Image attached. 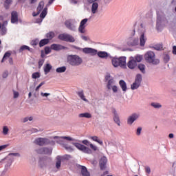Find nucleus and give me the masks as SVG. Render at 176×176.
<instances>
[{
  "mask_svg": "<svg viewBox=\"0 0 176 176\" xmlns=\"http://www.w3.org/2000/svg\"><path fill=\"white\" fill-rule=\"evenodd\" d=\"M144 60L148 64H152L153 65H158L160 64V60L156 58V54L152 51H148L144 54Z\"/></svg>",
  "mask_w": 176,
  "mask_h": 176,
  "instance_id": "1",
  "label": "nucleus"
},
{
  "mask_svg": "<svg viewBox=\"0 0 176 176\" xmlns=\"http://www.w3.org/2000/svg\"><path fill=\"white\" fill-rule=\"evenodd\" d=\"M112 65L114 68H118V67H120V68H127V63H126V57L121 56L119 58L113 57L111 59Z\"/></svg>",
  "mask_w": 176,
  "mask_h": 176,
  "instance_id": "2",
  "label": "nucleus"
},
{
  "mask_svg": "<svg viewBox=\"0 0 176 176\" xmlns=\"http://www.w3.org/2000/svg\"><path fill=\"white\" fill-rule=\"evenodd\" d=\"M67 61L72 67H79L83 63V60L78 55H68Z\"/></svg>",
  "mask_w": 176,
  "mask_h": 176,
  "instance_id": "3",
  "label": "nucleus"
},
{
  "mask_svg": "<svg viewBox=\"0 0 176 176\" xmlns=\"http://www.w3.org/2000/svg\"><path fill=\"white\" fill-rule=\"evenodd\" d=\"M142 82V75L138 74L136 75L135 82L131 85V90H137Z\"/></svg>",
  "mask_w": 176,
  "mask_h": 176,
  "instance_id": "4",
  "label": "nucleus"
},
{
  "mask_svg": "<svg viewBox=\"0 0 176 176\" xmlns=\"http://www.w3.org/2000/svg\"><path fill=\"white\" fill-rule=\"evenodd\" d=\"M34 144L38 145V146H45V145H49L52 144V142L47 138H37L34 140Z\"/></svg>",
  "mask_w": 176,
  "mask_h": 176,
  "instance_id": "5",
  "label": "nucleus"
},
{
  "mask_svg": "<svg viewBox=\"0 0 176 176\" xmlns=\"http://www.w3.org/2000/svg\"><path fill=\"white\" fill-rule=\"evenodd\" d=\"M65 25L67 30L70 31H76V21L74 19H69L65 21Z\"/></svg>",
  "mask_w": 176,
  "mask_h": 176,
  "instance_id": "6",
  "label": "nucleus"
},
{
  "mask_svg": "<svg viewBox=\"0 0 176 176\" xmlns=\"http://www.w3.org/2000/svg\"><path fill=\"white\" fill-rule=\"evenodd\" d=\"M73 145L77 148L79 151H81V152H83V153H87L88 155H90L91 153V149H90L89 147H86V146L81 144L80 143H72Z\"/></svg>",
  "mask_w": 176,
  "mask_h": 176,
  "instance_id": "7",
  "label": "nucleus"
},
{
  "mask_svg": "<svg viewBox=\"0 0 176 176\" xmlns=\"http://www.w3.org/2000/svg\"><path fill=\"white\" fill-rule=\"evenodd\" d=\"M58 38L60 41H64L65 42H70V43L75 42V38H74L72 35L68 34L66 33L60 34L58 36Z\"/></svg>",
  "mask_w": 176,
  "mask_h": 176,
  "instance_id": "8",
  "label": "nucleus"
},
{
  "mask_svg": "<svg viewBox=\"0 0 176 176\" xmlns=\"http://www.w3.org/2000/svg\"><path fill=\"white\" fill-rule=\"evenodd\" d=\"M140 46H145V42H146V38L145 37V28L144 24H140Z\"/></svg>",
  "mask_w": 176,
  "mask_h": 176,
  "instance_id": "9",
  "label": "nucleus"
},
{
  "mask_svg": "<svg viewBox=\"0 0 176 176\" xmlns=\"http://www.w3.org/2000/svg\"><path fill=\"white\" fill-rule=\"evenodd\" d=\"M166 20V15L163 12H157V28H159L162 26V23Z\"/></svg>",
  "mask_w": 176,
  "mask_h": 176,
  "instance_id": "10",
  "label": "nucleus"
},
{
  "mask_svg": "<svg viewBox=\"0 0 176 176\" xmlns=\"http://www.w3.org/2000/svg\"><path fill=\"white\" fill-rule=\"evenodd\" d=\"M53 138L54 140H56L57 144H60V145H62V146H64V145H65L63 140H67V141H74V139H72V138L69 136H62V137L54 136Z\"/></svg>",
  "mask_w": 176,
  "mask_h": 176,
  "instance_id": "11",
  "label": "nucleus"
},
{
  "mask_svg": "<svg viewBox=\"0 0 176 176\" xmlns=\"http://www.w3.org/2000/svg\"><path fill=\"white\" fill-rule=\"evenodd\" d=\"M87 21H89L88 19H84L80 21L78 27V32L80 34H85L86 32V24L87 23Z\"/></svg>",
  "mask_w": 176,
  "mask_h": 176,
  "instance_id": "12",
  "label": "nucleus"
},
{
  "mask_svg": "<svg viewBox=\"0 0 176 176\" xmlns=\"http://www.w3.org/2000/svg\"><path fill=\"white\" fill-rule=\"evenodd\" d=\"M140 118V114L137 113H132L127 119V124H129V126H131L135 120H138V119Z\"/></svg>",
  "mask_w": 176,
  "mask_h": 176,
  "instance_id": "13",
  "label": "nucleus"
},
{
  "mask_svg": "<svg viewBox=\"0 0 176 176\" xmlns=\"http://www.w3.org/2000/svg\"><path fill=\"white\" fill-rule=\"evenodd\" d=\"M85 54H90V56H96L98 50L91 47H85L82 49Z\"/></svg>",
  "mask_w": 176,
  "mask_h": 176,
  "instance_id": "14",
  "label": "nucleus"
},
{
  "mask_svg": "<svg viewBox=\"0 0 176 176\" xmlns=\"http://www.w3.org/2000/svg\"><path fill=\"white\" fill-rule=\"evenodd\" d=\"M107 163H108V159H107V157H102L99 161L100 170H105V168H107Z\"/></svg>",
  "mask_w": 176,
  "mask_h": 176,
  "instance_id": "15",
  "label": "nucleus"
},
{
  "mask_svg": "<svg viewBox=\"0 0 176 176\" xmlns=\"http://www.w3.org/2000/svg\"><path fill=\"white\" fill-rule=\"evenodd\" d=\"M11 23L12 24H17L19 23V14L16 11H13L11 13Z\"/></svg>",
  "mask_w": 176,
  "mask_h": 176,
  "instance_id": "16",
  "label": "nucleus"
},
{
  "mask_svg": "<svg viewBox=\"0 0 176 176\" xmlns=\"http://www.w3.org/2000/svg\"><path fill=\"white\" fill-rule=\"evenodd\" d=\"M51 49L52 50L58 52V50H64L67 49V47L63 46L60 44H52L51 45Z\"/></svg>",
  "mask_w": 176,
  "mask_h": 176,
  "instance_id": "17",
  "label": "nucleus"
},
{
  "mask_svg": "<svg viewBox=\"0 0 176 176\" xmlns=\"http://www.w3.org/2000/svg\"><path fill=\"white\" fill-rule=\"evenodd\" d=\"M127 67L129 69H134L137 67V62L134 59H131L127 63Z\"/></svg>",
  "mask_w": 176,
  "mask_h": 176,
  "instance_id": "18",
  "label": "nucleus"
},
{
  "mask_svg": "<svg viewBox=\"0 0 176 176\" xmlns=\"http://www.w3.org/2000/svg\"><path fill=\"white\" fill-rule=\"evenodd\" d=\"M79 168L81 169V174L82 176H90V173L87 171V168H86V166L79 165Z\"/></svg>",
  "mask_w": 176,
  "mask_h": 176,
  "instance_id": "19",
  "label": "nucleus"
},
{
  "mask_svg": "<svg viewBox=\"0 0 176 176\" xmlns=\"http://www.w3.org/2000/svg\"><path fill=\"white\" fill-rule=\"evenodd\" d=\"M119 85L122 91H124V93H126V91H127V83H126V81L124 80H120L119 81Z\"/></svg>",
  "mask_w": 176,
  "mask_h": 176,
  "instance_id": "20",
  "label": "nucleus"
},
{
  "mask_svg": "<svg viewBox=\"0 0 176 176\" xmlns=\"http://www.w3.org/2000/svg\"><path fill=\"white\" fill-rule=\"evenodd\" d=\"M113 120L118 126H120V118H119V114H118L116 110L113 111Z\"/></svg>",
  "mask_w": 176,
  "mask_h": 176,
  "instance_id": "21",
  "label": "nucleus"
},
{
  "mask_svg": "<svg viewBox=\"0 0 176 176\" xmlns=\"http://www.w3.org/2000/svg\"><path fill=\"white\" fill-rule=\"evenodd\" d=\"M98 57H100V58H108V52H104V51H97V54Z\"/></svg>",
  "mask_w": 176,
  "mask_h": 176,
  "instance_id": "22",
  "label": "nucleus"
},
{
  "mask_svg": "<svg viewBox=\"0 0 176 176\" xmlns=\"http://www.w3.org/2000/svg\"><path fill=\"white\" fill-rule=\"evenodd\" d=\"M43 6H45V2L41 1L37 7V14H33L34 17H35V16H38V14L42 12L43 10Z\"/></svg>",
  "mask_w": 176,
  "mask_h": 176,
  "instance_id": "23",
  "label": "nucleus"
},
{
  "mask_svg": "<svg viewBox=\"0 0 176 176\" xmlns=\"http://www.w3.org/2000/svg\"><path fill=\"white\" fill-rule=\"evenodd\" d=\"M98 12V3L95 2L92 3V6H91V13L92 14H96Z\"/></svg>",
  "mask_w": 176,
  "mask_h": 176,
  "instance_id": "24",
  "label": "nucleus"
},
{
  "mask_svg": "<svg viewBox=\"0 0 176 176\" xmlns=\"http://www.w3.org/2000/svg\"><path fill=\"white\" fill-rule=\"evenodd\" d=\"M138 38H130L128 41L129 46H137L138 45Z\"/></svg>",
  "mask_w": 176,
  "mask_h": 176,
  "instance_id": "25",
  "label": "nucleus"
},
{
  "mask_svg": "<svg viewBox=\"0 0 176 176\" xmlns=\"http://www.w3.org/2000/svg\"><path fill=\"white\" fill-rule=\"evenodd\" d=\"M12 56V51H8L6 52L3 56V58L1 60V63H4L5 62V60H6L7 58H10Z\"/></svg>",
  "mask_w": 176,
  "mask_h": 176,
  "instance_id": "26",
  "label": "nucleus"
},
{
  "mask_svg": "<svg viewBox=\"0 0 176 176\" xmlns=\"http://www.w3.org/2000/svg\"><path fill=\"white\" fill-rule=\"evenodd\" d=\"M4 160L7 161L8 167H10V166H12V163H13V158H11L10 157H9V159H6V157H5L1 160V163L4 162Z\"/></svg>",
  "mask_w": 176,
  "mask_h": 176,
  "instance_id": "27",
  "label": "nucleus"
},
{
  "mask_svg": "<svg viewBox=\"0 0 176 176\" xmlns=\"http://www.w3.org/2000/svg\"><path fill=\"white\" fill-rule=\"evenodd\" d=\"M78 96L83 101H85V102H89V100L85 98V94H83V91H80L77 92Z\"/></svg>",
  "mask_w": 176,
  "mask_h": 176,
  "instance_id": "28",
  "label": "nucleus"
},
{
  "mask_svg": "<svg viewBox=\"0 0 176 176\" xmlns=\"http://www.w3.org/2000/svg\"><path fill=\"white\" fill-rule=\"evenodd\" d=\"M115 83V80L113 78H111L110 80H108L107 87L108 90H111L112 89V85Z\"/></svg>",
  "mask_w": 176,
  "mask_h": 176,
  "instance_id": "29",
  "label": "nucleus"
},
{
  "mask_svg": "<svg viewBox=\"0 0 176 176\" xmlns=\"http://www.w3.org/2000/svg\"><path fill=\"white\" fill-rule=\"evenodd\" d=\"M52 68V65L47 63L45 67L44 68L45 74L47 75V74L50 72Z\"/></svg>",
  "mask_w": 176,
  "mask_h": 176,
  "instance_id": "30",
  "label": "nucleus"
},
{
  "mask_svg": "<svg viewBox=\"0 0 176 176\" xmlns=\"http://www.w3.org/2000/svg\"><path fill=\"white\" fill-rule=\"evenodd\" d=\"M67 71V67L65 66H63V67H58L56 68V72L58 73V74H63V72H65Z\"/></svg>",
  "mask_w": 176,
  "mask_h": 176,
  "instance_id": "31",
  "label": "nucleus"
},
{
  "mask_svg": "<svg viewBox=\"0 0 176 176\" xmlns=\"http://www.w3.org/2000/svg\"><path fill=\"white\" fill-rule=\"evenodd\" d=\"M47 43H49V38L42 39L39 42V46L40 47H43V46H45V45H47Z\"/></svg>",
  "mask_w": 176,
  "mask_h": 176,
  "instance_id": "32",
  "label": "nucleus"
},
{
  "mask_svg": "<svg viewBox=\"0 0 176 176\" xmlns=\"http://www.w3.org/2000/svg\"><path fill=\"white\" fill-rule=\"evenodd\" d=\"M79 118H86L87 119H90L91 118V114L90 113H82L79 114Z\"/></svg>",
  "mask_w": 176,
  "mask_h": 176,
  "instance_id": "33",
  "label": "nucleus"
},
{
  "mask_svg": "<svg viewBox=\"0 0 176 176\" xmlns=\"http://www.w3.org/2000/svg\"><path fill=\"white\" fill-rule=\"evenodd\" d=\"M53 149L47 147H44L43 155H52Z\"/></svg>",
  "mask_w": 176,
  "mask_h": 176,
  "instance_id": "34",
  "label": "nucleus"
},
{
  "mask_svg": "<svg viewBox=\"0 0 176 176\" xmlns=\"http://www.w3.org/2000/svg\"><path fill=\"white\" fill-rule=\"evenodd\" d=\"M56 168H60L61 167V157L60 155H58L56 157Z\"/></svg>",
  "mask_w": 176,
  "mask_h": 176,
  "instance_id": "35",
  "label": "nucleus"
},
{
  "mask_svg": "<svg viewBox=\"0 0 176 176\" xmlns=\"http://www.w3.org/2000/svg\"><path fill=\"white\" fill-rule=\"evenodd\" d=\"M24 50H28L29 52H31V48H30V47L27 46V45H22L19 52V53H22V52H24Z\"/></svg>",
  "mask_w": 176,
  "mask_h": 176,
  "instance_id": "36",
  "label": "nucleus"
},
{
  "mask_svg": "<svg viewBox=\"0 0 176 176\" xmlns=\"http://www.w3.org/2000/svg\"><path fill=\"white\" fill-rule=\"evenodd\" d=\"M138 69L142 72V74H145V65L144 64H139L138 66Z\"/></svg>",
  "mask_w": 176,
  "mask_h": 176,
  "instance_id": "37",
  "label": "nucleus"
},
{
  "mask_svg": "<svg viewBox=\"0 0 176 176\" xmlns=\"http://www.w3.org/2000/svg\"><path fill=\"white\" fill-rule=\"evenodd\" d=\"M46 14H47V8H45L40 14V17L41 19H45L46 17Z\"/></svg>",
  "mask_w": 176,
  "mask_h": 176,
  "instance_id": "38",
  "label": "nucleus"
},
{
  "mask_svg": "<svg viewBox=\"0 0 176 176\" xmlns=\"http://www.w3.org/2000/svg\"><path fill=\"white\" fill-rule=\"evenodd\" d=\"M12 156H15L16 157H20L21 155L19 153H9L6 159H9V157H12Z\"/></svg>",
  "mask_w": 176,
  "mask_h": 176,
  "instance_id": "39",
  "label": "nucleus"
},
{
  "mask_svg": "<svg viewBox=\"0 0 176 176\" xmlns=\"http://www.w3.org/2000/svg\"><path fill=\"white\" fill-rule=\"evenodd\" d=\"M164 62L167 63L170 61V55L167 53L164 54L163 56Z\"/></svg>",
  "mask_w": 176,
  "mask_h": 176,
  "instance_id": "40",
  "label": "nucleus"
},
{
  "mask_svg": "<svg viewBox=\"0 0 176 176\" xmlns=\"http://www.w3.org/2000/svg\"><path fill=\"white\" fill-rule=\"evenodd\" d=\"M38 43H39V39L38 38H35L30 42V45L33 46V47H35V46H36Z\"/></svg>",
  "mask_w": 176,
  "mask_h": 176,
  "instance_id": "41",
  "label": "nucleus"
},
{
  "mask_svg": "<svg viewBox=\"0 0 176 176\" xmlns=\"http://www.w3.org/2000/svg\"><path fill=\"white\" fill-rule=\"evenodd\" d=\"M143 58L144 57L142 56V55H136L135 56V61H136L137 63H141Z\"/></svg>",
  "mask_w": 176,
  "mask_h": 176,
  "instance_id": "42",
  "label": "nucleus"
},
{
  "mask_svg": "<svg viewBox=\"0 0 176 176\" xmlns=\"http://www.w3.org/2000/svg\"><path fill=\"white\" fill-rule=\"evenodd\" d=\"M151 107L157 109H159L160 108H162V104H160V103H158V102H152Z\"/></svg>",
  "mask_w": 176,
  "mask_h": 176,
  "instance_id": "43",
  "label": "nucleus"
},
{
  "mask_svg": "<svg viewBox=\"0 0 176 176\" xmlns=\"http://www.w3.org/2000/svg\"><path fill=\"white\" fill-rule=\"evenodd\" d=\"M153 47V49H155V50H158V51L163 50V45L162 44L155 45Z\"/></svg>",
  "mask_w": 176,
  "mask_h": 176,
  "instance_id": "44",
  "label": "nucleus"
},
{
  "mask_svg": "<svg viewBox=\"0 0 176 176\" xmlns=\"http://www.w3.org/2000/svg\"><path fill=\"white\" fill-rule=\"evenodd\" d=\"M12 0H6L4 3V7L6 8V9H9V6L12 5Z\"/></svg>",
  "mask_w": 176,
  "mask_h": 176,
  "instance_id": "45",
  "label": "nucleus"
},
{
  "mask_svg": "<svg viewBox=\"0 0 176 176\" xmlns=\"http://www.w3.org/2000/svg\"><path fill=\"white\" fill-rule=\"evenodd\" d=\"M0 31L2 35H5V34H6V28H5L3 25H2L1 23H0Z\"/></svg>",
  "mask_w": 176,
  "mask_h": 176,
  "instance_id": "46",
  "label": "nucleus"
},
{
  "mask_svg": "<svg viewBox=\"0 0 176 176\" xmlns=\"http://www.w3.org/2000/svg\"><path fill=\"white\" fill-rule=\"evenodd\" d=\"M47 39H53L54 38V32H50L46 34Z\"/></svg>",
  "mask_w": 176,
  "mask_h": 176,
  "instance_id": "47",
  "label": "nucleus"
},
{
  "mask_svg": "<svg viewBox=\"0 0 176 176\" xmlns=\"http://www.w3.org/2000/svg\"><path fill=\"white\" fill-rule=\"evenodd\" d=\"M36 153H38V155H43L44 152V147H41L39 148L36 149Z\"/></svg>",
  "mask_w": 176,
  "mask_h": 176,
  "instance_id": "48",
  "label": "nucleus"
},
{
  "mask_svg": "<svg viewBox=\"0 0 176 176\" xmlns=\"http://www.w3.org/2000/svg\"><path fill=\"white\" fill-rule=\"evenodd\" d=\"M33 118L32 117H26V118H24L23 119V123H27V122H28V120L30 121V122H32V120H33Z\"/></svg>",
  "mask_w": 176,
  "mask_h": 176,
  "instance_id": "49",
  "label": "nucleus"
},
{
  "mask_svg": "<svg viewBox=\"0 0 176 176\" xmlns=\"http://www.w3.org/2000/svg\"><path fill=\"white\" fill-rule=\"evenodd\" d=\"M63 148H65V149H66L67 151H74V149L72 148V147H71V146H68L67 144H63Z\"/></svg>",
  "mask_w": 176,
  "mask_h": 176,
  "instance_id": "50",
  "label": "nucleus"
},
{
  "mask_svg": "<svg viewBox=\"0 0 176 176\" xmlns=\"http://www.w3.org/2000/svg\"><path fill=\"white\" fill-rule=\"evenodd\" d=\"M142 131V127L139 126L138 127L136 130V135L139 137V135H141V132Z\"/></svg>",
  "mask_w": 176,
  "mask_h": 176,
  "instance_id": "51",
  "label": "nucleus"
},
{
  "mask_svg": "<svg viewBox=\"0 0 176 176\" xmlns=\"http://www.w3.org/2000/svg\"><path fill=\"white\" fill-rule=\"evenodd\" d=\"M41 75L38 72L33 73L32 75V78L33 79H36L38 78H40Z\"/></svg>",
  "mask_w": 176,
  "mask_h": 176,
  "instance_id": "52",
  "label": "nucleus"
},
{
  "mask_svg": "<svg viewBox=\"0 0 176 176\" xmlns=\"http://www.w3.org/2000/svg\"><path fill=\"white\" fill-rule=\"evenodd\" d=\"M51 52H52V48H50L49 47H45V54H49Z\"/></svg>",
  "mask_w": 176,
  "mask_h": 176,
  "instance_id": "53",
  "label": "nucleus"
},
{
  "mask_svg": "<svg viewBox=\"0 0 176 176\" xmlns=\"http://www.w3.org/2000/svg\"><path fill=\"white\" fill-rule=\"evenodd\" d=\"M12 91H13V94H14V98H19L20 94L18 91H16L14 90H12Z\"/></svg>",
  "mask_w": 176,
  "mask_h": 176,
  "instance_id": "54",
  "label": "nucleus"
},
{
  "mask_svg": "<svg viewBox=\"0 0 176 176\" xmlns=\"http://www.w3.org/2000/svg\"><path fill=\"white\" fill-rule=\"evenodd\" d=\"M82 144H84V145H86L87 146H90V144L91 143H90V142H89V140H85L82 141Z\"/></svg>",
  "mask_w": 176,
  "mask_h": 176,
  "instance_id": "55",
  "label": "nucleus"
},
{
  "mask_svg": "<svg viewBox=\"0 0 176 176\" xmlns=\"http://www.w3.org/2000/svg\"><path fill=\"white\" fill-rule=\"evenodd\" d=\"M9 132V128H8V126H4L3 129V133L5 135H6V134H8V133Z\"/></svg>",
  "mask_w": 176,
  "mask_h": 176,
  "instance_id": "56",
  "label": "nucleus"
},
{
  "mask_svg": "<svg viewBox=\"0 0 176 176\" xmlns=\"http://www.w3.org/2000/svg\"><path fill=\"white\" fill-rule=\"evenodd\" d=\"M43 85H45V82H41L36 88V91H38L39 89H41V87H42V86H43Z\"/></svg>",
  "mask_w": 176,
  "mask_h": 176,
  "instance_id": "57",
  "label": "nucleus"
},
{
  "mask_svg": "<svg viewBox=\"0 0 176 176\" xmlns=\"http://www.w3.org/2000/svg\"><path fill=\"white\" fill-rule=\"evenodd\" d=\"M41 97H45L46 98H47V97H49V96H50V93L41 92Z\"/></svg>",
  "mask_w": 176,
  "mask_h": 176,
  "instance_id": "58",
  "label": "nucleus"
},
{
  "mask_svg": "<svg viewBox=\"0 0 176 176\" xmlns=\"http://www.w3.org/2000/svg\"><path fill=\"white\" fill-rule=\"evenodd\" d=\"M111 89L113 93H118V86H116V85L112 86Z\"/></svg>",
  "mask_w": 176,
  "mask_h": 176,
  "instance_id": "59",
  "label": "nucleus"
},
{
  "mask_svg": "<svg viewBox=\"0 0 176 176\" xmlns=\"http://www.w3.org/2000/svg\"><path fill=\"white\" fill-rule=\"evenodd\" d=\"M112 76H111V74H107L105 77H104V79L105 80H109L110 79H112Z\"/></svg>",
  "mask_w": 176,
  "mask_h": 176,
  "instance_id": "60",
  "label": "nucleus"
},
{
  "mask_svg": "<svg viewBox=\"0 0 176 176\" xmlns=\"http://www.w3.org/2000/svg\"><path fill=\"white\" fill-rule=\"evenodd\" d=\"M43 63H45V59H40L38 61V67L41 68L42 65H43Z\"/></svg>",
  "mask_w": 176,
  "mask_h": 176,
  "instance_id": "61",
  "label": "nucleus"
},
{
  "mask_svg": "<svg viewBox=\"0 0 176 176\" xmlns=\"http://www.w3.org/2000/svg\"><path fill=\"white\" fill-rule=\"evenodd\" d=\"M89 146L91 148V149H92L93 151H97L98 148L96 146L94 145L93 144H90Z\"/></svg>",
  "mask_w": 176,
  "mask_h": 176,
  "instance_id": "62",
  "label": "nucleus"
},
{
  "mask_svg": "<svg viewBox=\"0 0 176 176\" xmlns=\"http://www.w3.org/2000/svg\"><path fill=\"white\" fill-rule=\"evenodd\" d=\"M145 171H146V174H148V175L151 174V167L146 166Z\"/></svg>",
  "mask_w": 176,
  "mask_h": 176,
  "instance_id": "63",
  "label": "nucleus"
},
{
  "mask_svg": "<svg viewBox=\"0 0 176 176\" xmlns=\"http://www.w3.org/2000/svg\"><path fill=\"white\" fill-rule=\"evenodd\" d=\"M8 75H9V73L8 72H4L3 73V78L5 79V78H8Z\"/></svg>",
  "mask_w": 176,
  "mask_h": 176,
  "instance_id": "64",
  "label": "nucleus"
}]
</instances>
